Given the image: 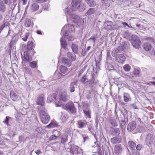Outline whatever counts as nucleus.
<instances>
[{"label": "nucleus", "instance_id": "a19ab883", "mask_svg": "<svg viewBox=\"0 0 155 155\" xmlns=\"http://www.w3.org/2000/svg\"><path fill=\"white\" fill-rule=\"evenodd\" d=\"M59 69L61 72L64 74L67 72L68 70V68L67 67L62 65L60 67Z\"/></svg>", "mask_w": 155, "mask_h": 155}, {"label": "nucleus", "instance_id": "473e14b6", "mask_svg": "<svg viewBox=\"0 0 155 155\" xmlns=\"http://www.w3.org/2000/svg\"><path fill=\"white\" fill-rule=\"evenodd\" d=\"M79 26L76 24L75 25H65L64 26L63 28L64 29H72V28H78Z\"/></svg>", "mask_w": 155, "mask_h": 155}, {"label": "nucleus", "instance_id": "de8ad7c7", "mask_svg": "<svg viewBox=\"0 0 155 155\" xmlns=\"http://www.w3.org/2000/svg\"><path fill=\"white\" fill-rule=\"evenodd\" d=\"M124 101L126 102L129 101L130 96L128 93H124Z\"/></svg>", "mask_w": 155, "mask_h": 155}, {"label": "nucleus", "instance_id": "c03bdc74", "mask_svg": "<svg viewBox=\"0 0 155 155\" xmlns=\"http://www.w3.org/2000/svg\"><path fill=\"white\" fill-rule=\"evenodd\" d=\"M39 5L36 3L33 4L31 6V9L32 11L35 12L39 8Z\"/></svg>", "mask_w": 155, "mask_h": 155}, {"label": "nucleus", "instance_id": "79ce46f5", "mask_svg": "<svg viewBox=\"0 0 155 155\" xmlns=\"http://www.w3.org/2000/svg\"><path fill=\"white\" fill-rule=\"evenodd\" d=\"M83 112L86 118H91V111L90 109L84 111Z\"/></svg>", "mask_w": 155, "mask_h": 155}, {"label": "nucleus", "instance_id": "412c9836", "mask_svg": "<svg viewBox=\"0 0 155 155\" xmlns=\"http://www.w3.org/2000/svg\"><path fill=\"white\" fill-rule=\"evenodd\" d=\"M71 18L72 21H73L74 23H78L81 20L80 18L78 15L73 14L71 16Z\"/></svg>", "mask_w": 155, "mask_h": 155}, {"label": "nucleus", "instance_id": "9b49d317", "mask_svg": "<svg viewBox=\"0 0 155 155\" xmlns=\"http://www.w3.org/2000/svg\"><path fill=\"white\" fill-rule=\"evenodd\" d=\"M90 79H89V84L91 87H93L95 84L98 82V81L96 80L94 78V76L93 74L91 73L90 74Z\"/></svg>", "mask_w": 155, "mask_h": 155}, {"label": "nucleus", "instance_id": "09e8293b", "mask_svg": "<svg viewBox=\"0 0 155 155\" xmlns=\"http://www.w3.org/2000/svg\"><path fill=\"white\" fill-rule=\"evenodd\" d=\"M119 52L117 48L114 49L112 51V55L113 57H116V56L118 55L117 54V53Z\"/></svg>", "mask_w": 155, "mask_h": 155}, {"label": "nucleus", "instance_id": "e433bc0d", "mask_svg": "<svg viewBox=\"0 0 155 155\" xmlns=\"http://www.w3.org/2000/svg\"><path fill=\"white\" fill-rule=\"evenodd\" d=\"M82 109L83 111L90 110V107L89 104L85 102L82 103Z\"/></svg>", "mask_w": 155, "mask_h": 155}, {"label": "nucleus", "instance_id": "423d86ee", "mask_svg": "<svg viewBox=\"0 0 155 155\" xmlns=\"http://www.w3.org/2000/svg\"><path fill=\"white\" fill-rule=\"evenodd\" d=\"M67 151L70 153V155L68 154V155H74V153H78V147L74 144L70 145L67 149Z\"/></svg>", "mask_w": 155, "mask_h": 155}, {"label": "nucleus", "instance_id": "8fccbe9b", "mask_svg": "<svg viewBox=\"0 0 155 155\" xmlns=\"http://www.w3.org/2000/svg\"><path fill=\"white\" fill-rule=\"evenodd\" d=\"M123 68L125 71L128 72L130 70L131 67L128 64H126L123 66Z\"/></svg>", "mask_w": 155, "mask_h": 155}, {"label": "nucleus", "instance_id": "b1692460", "mask_svg": "<svg viewBox=\"0 0 155 155\" xmlns=\"http://www.w3.org/2000/svg\"><path fill=\"white\" fill-rule=\"evenodd\" d=\"M13 36L12 39V40L9 44V45L10 46V47H11L12 44L16 43L18 39V34H14Z\"/></svg>", "mask_w": 155, "mask_h": 155}, {"label": "nucleus", "instance_id": "f03ea898", "mask_svg": "<svg viewBox=\"0 0 155 155\" xmlns=\"http://www.w3.org/2000/svg\"><path fill=\"white\" fill-rule=\"evenodd\" d=\"M68 96L67 95V92L64 91H61L59 95V101H56L55 104L57 107L61 106L63 104V102H65L68 99Z\"/></svg>", "mask_w": 155, "mask_h": 155}, {"label": "nucleus", "instance_id": "393cba45", "mask_svg": "<svg viewBox=\"0 0 155 155\" xmlns=\"http://www.w3.org/2000/svg\"><path fill=\"white\" fill-rule=\"evenodd\" d=\"M24 58H22V60L25 63H29V62L31 61V60H30L29 56L28 51H27V52H24Z\"/></svg>", "mask_w": 155, "mask_h": 155}, {"label": "nucleus", "instance_id": "c756f323", "mask_svg": "<svg viewBox=\"0 0 155 155\" xmlns=\"http://www.w3.org/2000/svg\"><path fill=\"white\" fill-rule=\"evenodd\" d=\"M10 96L12 99L14 101L18 100V96L13 91H11Z\"/></svg>", "mask_w": 155, "mask_h": 155}, {"label": "nucleus", "instance_id": "338daca9", "mask_svg": "<svg viewBox=\"0 0 155 155\" xmlns=\"http://www.w3.org/2000/svg\"><path fill=\"white\" fill-rule=\"evenodd\" d=\"M36 123L37 124V125L36 126V130L38 131V129L39 128H40L41 127V125L40 123L39 122L38 120H37V121Z\"/></svg>", "mask_w": 155, "mask_h": 155}, {"label": "nucleus", "instance_id": "6e6552de", "mask_svg": "<svg viewBox=\"0 0 155 155\" xmlns=\"http://www.w3.org/2000/svg\"><path fill=\"white\" fill-rule=\"evenodd\" d=\"M82 0H73L71 6V10L72 11H75L77 10L78 6L81 4Z\"/></svg>", "mask_w": 155, "mask_h": 155}, {"label": "nucleus", "instance_id": "13d9d810", "mask_svg": "<svg viewBox=\"0 0 155 155\" xmlns=\"http://www.w3.org/2000/svg\"><path fill=\"white\" fill-rule=\"evenodd\" d=\"M0 1L3 3L7 4L8 5H10L12 3L11 0H0Z\"/></svg>", "mask_w": 155, "mask_h": 155}, {"label": "nucleus", "instance_id": "bf43d9fd", "mask_svg": "<svg viewBox=\"0 0 155 155\" xmlns=\"http://www.w3.org/2000/svg\"><path fill=\"white\" fill-rule=\"evenodd\" d=\"M31 22V21L30 19H27L25 21V25L26 27H29L30 26Z\"/></svg>", "mask_w": 155, "mask_h": 155}, {"label": "nucleus", "instance_id": "2f4dec72", "mask_svg": "<svg viewBox=\"0 0 155 155\" xmlns=\"http://www.w3.org/2000/svg\"><path fill=\"white\" fill-rule=\"evenodd\" d=\"M60 42L62 48L65 49L67 47V44L65 39L63 38H61Z\"/></svg>", "mask_w": 155, "mask_h": 155}, {"label": "nucleus", "instance_id": "39448f33", "mask_svg": "<svg viewBox=\"0 0 155 155\" xmlns=\"http://www.w3.org/2000/svg\"><path fill=\"white\" fill-rule=\"evenodd\" d=\"M36 104L40 106L38 107H38H40L41 109H44V107H43L45 104V100L44 96L42 94L39 95L36 101Z\"/></svg>", "mask_w": 155, "mask_h": 155}, {"label": "nucleus", "instance_id": "603ef678", "mask_svg": "<svg viewBox=\"0 0 155 155\" xmlns=\"http://www.w3.org/2000/svg\"><path fill=\"white\" fill-rule=\"evenodd\" d=\"M110 121L111 124L113 126L116 127L117 126V124L116 122V120L114 119H111L110 120Z\"/></svg>", "mask_w": 155, "mask_h": 155}, {"label": "nucleus", "instance_id": "4d7b16f0", "mask_svg": "<svg viewBox=\"0 0 155 155\" xmlns=\"http://www.w3.org/2000/svg\"><path fill=\"white\" fill-rule=\"evenodd\" d=\"M107 3L108 0H102L100 4L103 7H105L107 6Z\"/></svg>", "mask_w": 155, "mask_h": 155}, {"label": "nucleus", "instance_id": "f704fd0d", "mask_svg": "<svg viewBox=\"0 0 155 155\" xmlns=\"http://www.w3.org/2000/svg\"><path fill=\"white\" fill-rule=\"evenodd\" d=\"M97 11V9L95 8H91L89 9L87 12V15H90L95 13Z\"/></svg>", "mask_w": 155, "mask_h": 155}, {"label": "nucleus", "instance_id": "c85d7f7f", "mask_svg": "<svg viewBox=\"0 0 155 155\" xmlns=\"http://www.w3.org/2000/svg\"><path fill=\"white\" fill-rule=\"evenodd\" d=\"M143 48L146 51H148L150 50L152 46L148 43H144L143 46Z\"/></svg>", "mask_w": 155, "mask_h": 155}, {"label": "nucleus", "instance_id": "052dcab7", "mask_svg": "<svg viewBox=\"0 0 155 155\" xmlns=\"http://www.w3.org/2000/svg\"><path fill=\"white\" fill-rule=\"evenodd\" d=\"M9 119H11V118L8 116L6 117L5 120L4 121V123L7 125H9L8 124Z\"/></svg>", "mask_w": 155, "mask_h": 155}, {"label": "nucleus", "instance_id": "20e7f679", "mask_svg": "<svg viewBox=\"0 0 155 155\" xmlns=\"http://www.w3.org/2000/svg\"><path fill=\"white\" fill-rule=\"evenodd\" d=\"M64 106L68 112L72 113H74L76 112V108L74 106V104L71 102L67 103Z\"/></svg>", "mask_w": 155, "mask_h": 155}, {"label": "nucleus", "instance_id": "5701e85b", "mask_svg": "<svg viewBox=\"0 0 155 155\" xmlns=\"http://www.w3.org/2000/svg\"><path fill=\"white\" fill-rule=\"evenodd\" d=\"M54 134L52 135L49 137V140H55L59 137V136L61 135V133L57 130H55L54 132Z\"/></svg>", "mask_w": 155, "mask_h": 155}, {"label": "nucleus", "instance_id": "e2e57ef3", "mask_svg": "<svg viewBox=\"0 0 155 155\" xmlns=\"http://www.w3.org/2000/svg\"><path fill=\"white\" fill-rule=\"evenodd\" d=\"M123 35L124 37L128 38L130 36V34L127 31H125Z\"/></svg>", "mask_w": 155, "mask_h": 155}, {"label": "nucleus", "instance_id": "5fc2aeb1", "mask_svg": "<svg viewBox=\"0 0 155 155\" xmlns=\"http://www.w3.org/2000/svg\"><path fill=\"white\" fill-rule=\"evenodd\" d=\"M121 122V126L122 128H125L126 127V122L125 120V119L124 118V120H122L120 121Z\"/></svg>", "mask_w": 155, "mask_h": 155}, {"label": "nucleus", "instance_id": "dca6fc26", "mask_svg": "<svg viewBox=\"0 0 155 155\" xmlns=\"http://www.w3.org/2000/svg\"><path fill=\"white\" fill-rule=\"evenodd\" d=\"M75 54L71 52H68L67 54V58L71 61V62L75 61L76 59Z\"/></svg>", "mask_w": 155, "mask_h": 155}, {"label": "nucleus", "instance_id": "f8f14e48", "mask_svg": "<svg viewBox=\"0 0 155 155\" xmlns=\"http://www.w3.org/2000/svg\"><path fill=\"white\" fill-rule=\"evenodd\" d=\"M114 153L116 155H120L122 151L121 145L120 144L116 145L114 147Z\"/></svg>", "mask_w": 155, "mask_h": 155}, {"label": "nucleus", "instance_id": "ea45409f", "mask_svg": "<svg viewBox=\"0 0 155 155\" xmlns=\"http://www.w3.org/2000/svg\"><path fill=\"white\" fill-rule=\"evenodd\" d=\"M79 6H78L77 8V10H78L79 11L81 12H82L84 11L85 9V6L84 5V4L82 3L80 4L79 5Z\"/></svg>", "mask_w": 155, "mask_h": 155}, {"label": "nucleus", "instance_id": "7c9ffc66", "mask_svg": "<svg viewBox=\"0 0 155 155\" xmlns=\"http://www.w3.org/2000/svg\"><path fill=\"white\" fill-rule=\"evenodd\" d=\"M60 114V115H61V119L62 122L65 121L68 118V117L67 114L64 112H61Z\"/></svg>", "mask_w": 155, "mask_h": 155}, {"label": "nucleus", "instance_id": "aec40b11", "mask_svg": "<svg viewBox=\"0 0 155 155\" xmlns=\"http://www.w3.org/2000/svg\"><path fill=\"white\" fill-rule=\"evenodd\" d=\"M62 62L63 64L66 65L68 67H70L72 64L71 61L66 57H64L62 58Z\"/></svg>", "mask_w": 155, "mask_h": 155}, {"label": "nucleus", "instance_id": "1a4fd4ad", "mask_svg": "<svg viewBox=\"0 0 155 155\" xmlns=\"http://www.w3.org/2000/svg\"><path fill=\"white\" fill-rule=\"evenodd\" d=\"M154 136L152 134H149L146 136V143L148 146L151 145L153 143Z\"/></svg>", "mask_w": 155, "mask_h": 155}, {"label": "nucleus", "instance_id": "7ed1b4c3", "mask_svg": "<svg viewBox=\"0 0 155 155\" xmlns=\"http://www.w3.org/2000/svg\"><path fill=\"white\" fill-rule=\"evenodd\" d=\"M131 41L133 46L136 48H138L141 42L139 38L136 35L131 36Z\"/></svg>", "mask_w": 155, "mask_h": 155}, {"label": "nucleus", "instance_id": "f257e3e1", "mask_svg": "<svg viewBox=\"0 0 155 155\" xmlns=\"http://www.w3.org/2000/svg\"><path fill=\"white\" fill-rule=\"evenodd\" d=\"M38 111L39 113V116L41 122L45 124H47L50 120V117L47 113L45 108L42 109L38 107Z\"/></svg>", "mask_w": 155, "mask_h": 155}, {"label": "nucleus", "instance_id": "0e129e2a", "mask_svg": "<svg viewBox=\"0 0 155 155\" xmlns=\"http://www.w3.org/2000/svg\"><path fill=\"white\" fill-rule=\"evenodd\" d=\"M133 73V74H134V76H137L139 75L140 73V71L138 70L135 69L134 70Z\"/></svg>", "mask_w": 155, "mask_h": 155}, {"label": "nucleus", "instance_id": "6e6d98bb", "mask_svg": "<svg viewBox=\"0 0 155 155\" xmlns=\"http://www.w3.org/2000/svg\"><path fill=\"white\" fill-rule=\"evenodd\" d=\"M121 26L122 28H131L129 26V25L127 23L125 22L121 23Z\"/></svg>", "mask_w": 155, "mask_h": 155}, {"label": "nucleus", "instance_id": "a211bd4d", "mask_svg": "<svg viewBox=\"0 0 155 155\" xmlns=\"http://www.w3.org/2000/svg\"><path fill=\"white\" fill-rule=\"evenodd\" d=\"M61 141L63 144H65L68 141V137L66 134H63L61 135L60 137Z\"/></svg>", "mask_w": 155, "mask_h": 155}, {"label": "nucleus", "instance_id": "774afa93", "mask_svg": "<svg viewBox=\"0 0 155 155\" xmlns=\"http://www.w3.org/2000/svg\"><path fill=\"white\" fill-rule=\"evenodd\" d=\"M110 51H108L107 52L106 59L107 60H110L111 59V57L110 55Z\"/></svg>", "mask_w": 155, "mask_h": 155}, {"label": "nucleus", "instance_id": "ddd939ff", "mask_svg": "<svg viewBox=\"0 0 155 155\" xmlns=\"http://www.w3.org/2000/svg\"><path fill=\"white\" fill-rule=\"evenodd\" d=\"M136 123L135 121H132L129 124L127 127V129L129 131L131 132L134 130L136 127Z\"/></svg>", "mask_w": 155, "mask_h": 155}, {"label": "nucleus", "instance_id": "49530a36", "mask_svg": "<svg viewBox=\"0 0 155 155\" xmlns=\"http://www.w3.org/2000/svg\"><path fill=\"white\" fill-rule=\"evenodd\" d=\"M29 66L32 68H37L38 67L37 62L35 61H33L30 63Z\"/></svg>", "mask_w": 155, "mask_h": 155}, {"label": "nucleus", "instance_id": "bb28decb", "mask_svg": "<svg viewBox=\"0 0 155 155\" xmlns=\"http://www.w3.org/2000/svg\"><path fill=\"white\" fill-rule=\"evenodd\" d=\"M120 133V131L118 128H114L111 130V134L113 136H119Z\"/></svg>", "mask_w": 155, "mask_h": 155}, {"label": "nucleus", "instance_id": "a878e982", "mask_svg": "<svg viewBox=\"0 0 155 155\" xmlns=\"http://www.w3.org/2000/svg\"><path fill=\"white\" fill-rule=\"evenodd\" d=\"M136 144L133 141H129L128 142L127 146L130 149L134 150L135 148Z\"/></svg>", "mask_w": 155, "mask_h": 155}, {"label": "nucleus", "instance_id": "0eeeda50", "mask_svg": "<svg viewBox=\"0 0 155 155\" xmlns=\"http://www.w3.org/2000/svg\"><path fill=\"white\" fill-rule=\"evenodd\" d=\"M61 34L66 39L71 41L73 40L69 30H61Z\"/></svg>", "mask_w": 155, "mask_h": 155}, {"label": "nucleus", "instance_id": "4468645a", "mask_svg": "<svg viewBox=\"0 0 155 155\" xmlns=\"http://www.w3.org/2000/svg\"><path fill=\"white\" fill-rule=\"evenodd\" d=\"M122 138L121 136H116L111 139V142L113 144L119 143L121 141Z\"/></svg>", "mask_w": 155, "mask_h": 155}, {"label": "nucleus", "instance_id": "37998d69", "mask_svg": "<svg viewBox=\"0 0 155 155\" xmlns=\"http://www.w3.org/2000/svg\"><path fill=\"white\" fill-rule=\"evenodd\" d=\"M126 45H120L118 46L116 48L119 51H122L124 49L126 48L127 47H128V46H126L127 45V42L126 43Z\"/></svg>", "mask_w": 155, "mask_h": 155}, {"label": "nucleus", "instance_id": "3c124183", "mask_svg": "<svg viewBox=\"0 0 155 155\" xmlns=\"http://www.w3.org/2000/svg\"><path fill=\"white\" fill-rule=\"evenodd\" d=\"M144 39L147 41L155 44V40L152 38L146 37H145Z\"/></svg>", "mask_w": 155, "mask_h": 155}, {"label": "nucleus", "instance_id": "cd10ccee", "mask_svg": "<svg viewBox=\"0 0 155 155\" xmlns=\"http://www.w3.org/2000/svg\"><path fill=\"white\" fill-rule=\"evenodd\" d=\"M71 48L73 52L75 54H77L78 51V44L73 43L71 45Z\"/></svg>", "mask_w": 155, "mask_h": 155}, {"label": "nucleus", "instance_id": "69168bd1", "mask_svg": "<svg viewBox=\"0 0 155 155\" xmlns=\"http://www.w3.org/2000/svg\"><path fill=\"white\" fill-rule=\"evenodd\" d=\"M54 75L57 78H60L62 76V74L58 72H55L54 74Z\"/></svg>", "mask_w": 155, "mask_h": 155}, {"label": "nucleus", "instance_id": "c9c22d12", "mask_svg": "<svg viewBox=\"0 0 155 155\" xmlns=\"http://www.w3.org/2000/svg\"><path fill=\"white\" fill-rule=\"evenodd\" d=\"M85 1L90 7H94L96 5V1L94 0H85Z\"/></svg>", "mask_w": 155, "mask_h": 155}, {"label": "nucleus", "instance_id": "a18cd8bd", "mask_svg": "<svg viewBox=\"0 0 155 155\" xmlns=\"http://www.w3.org/2000/svg\"><path fill=\"white\" fill-rule=\"evenodd\" d=\"M3 3L2 2H0V11L2 12H5L6 9L5 6Z\"/></svg>", "mask_w": 155, "mask_h": 155}, {"label": "nucleus", "instance_id": "2eb2a0df", "mask_svg": "<svg viewBox=\"0 0 155 155\" xmlns=\"http://www.w3.org/2000/svg\"><path fill=\"white\" fill-rule=\"evenodd\" d=\"M116 61L122 64L125 60V57L123 54H118L115 57Z\"/></svg>", "mask_w": 155, "mask_h": 155}, {"label": "nucleus", "instance_id": "680f3d73", "mask_svg": "<svg viewBox=\"0 0 155 155\" xmlns=\"http://www.w3.org/2000/svg\"><path fill=\"white\" fill-rule=\"evenodd\" d=\"M96 38L95 37H92L89 39L88 41H90L91 43L93 42V45H94L95 44V40H96Z\"/></svg>", "mask_w": 155, "mask_h": 155}, {"label": "nucleus", "instance_id": "4c0bfd02", "mask_svg": "<svg viewBox=\"0 0 155 155\" xmlns=\"http://www.w3.org/2000/svg\"><path fill=\"white\" fill-rule=\"evenodd\" d=\"M10 25L8 22H7L3 24L0 26V29H3L5 28L6 29H9L10 28L9 26Z\"/></svg>", "mask_w": 155, "mask_h": 155}, {"label": "nucleus", "instance_id": "864d4df0", "mask_svg": "<svg viewBox=\"0 0 155 155\" xmlns=\"http://www.w3.org/2000/svg\"><path fill=\"white\" fill-rule=\"evenodd\" d=\"M93 124L92 123H89L88 124V125L87 126L88 129V130L91 132H92L93 131V129L92 127Z\"/></svg>", "mask_w": 155, "mask_h": 155}, {"label": "nucleus", "instance_id": "6ab92c4d", "mask_svg": "<svg viewBox=\"0 0 155 155\" xmlns=\"http://www.w3.org/2000/svg\"><path fill=\"white\" fill-rule=\"evenodd\" d=\"M57 94H53L51 95H49L47 98V101L48 102H55L58 101L56 100Z\"/></svg>", "mask_w": 155, "mask_h": 155}, {"label": "nucleus", "instance_id": "72a5a7b5", "mask_svg": "<svg viewBox=\"0 0 155 155\" xmlns=\"http://www.w3.org/2000/svg\"><path fill=\"white\" fill-rule=\"evenodd\" d=\"M112 22L110 21H107L104 24L105 29H112Z\"/></svg>", "mask_w": 155, "mask_h": 155}, {"label": "nucleus", "instance_id": "4be33fe9", "mask_svg": "<svg viewBox=\"0 0 155 155\" xmlns=\"http://www.w3.org/2000/svg\"><path fill=\"white\" fill-rule=\"evenodd\" d=\"M77 81L72 82L70 84L69 90L72 93L75 91V87L77 86Z\"/></svg>", "mask_w": 155, "mask_h": 155}, {"label": "nucleus", "instance_id": "f3484780", "mask_svg": "<svg viewBox=\"0 0 155 155\" xmlns=\"http://www.w3.org/2000/svg\"><path fill=\"white\" fill-rule=\"evenodd\" d=\"M89 73L88 74L84 75L80 79V81L82 83H86L88 82L89 79H90V74Z\"/></svg>", "mask_w": 155, "mask_h": 155}, {"label": "nucleus", "instance_id": "9d476101", "mask_svg": "<svg viewBox=\"0 0 155 155\" xmlns=\"http://www.w3.org/2000/svg\"><path fill=\"white\" fill-rule=\"evenodd\" d=\"M89 124V122L86 121L85 120H79L78 121L77 126L80 128H85Z\"/></svg>", "mask_w": 155, "mask_h": 155}, {"label": "nucleus", "instance_id": "58836bf2", "mask_svg": "<svg viewBox=\"0 0 155 155\" xmlns=\"http://www.w3.org/2000/svg\"><path fill=\"white\" fill-rule=\"evenodd\" d=\"M33 43L31 41H28L27 45V51L32 50L33 48Z\"/></svg>", "mask_w": 155, "mask_h": 155}]
</instances>
